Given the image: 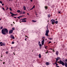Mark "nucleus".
<instances>
[{
  "label": "nucleus",
  "mask_w": 67,
  "mask_h": 67,
  "mask_svg": "<svg viewBox=\"0 0 67 67\" xmlns=\"http://www.w3.org/2000/svg\"><path fill=\"white\" fill-rule=\"evenodd\" d=\"M0 3L2 4V1H0Z\"/></svg>",
  "instance_id": "obj_28"
},
{
  "label": "nucleus",
  "mask_w": 67,
  "mask_h": 67,
  "mask_svg": "<svg viewBox=\"0 0 67 67\" xmlns=\"http://www.w3.org/2000/svg\"><path fill=\"white\" fill-rule=\"evenodd\" d=\"M27 15H29L30 14L29 13H27Z\"/></svg>",
  "instance_id": "obj_42"
},
{
  "label": "nucleus",
  "mask_w": 67,
  "mask_h": 67,
  "mask_svg": "<svg viewBox=\"0 0 67 67\" xmlns=\"http://www.w3.org/2000/svg\"><path fill=\"white\" fill-rule=\"evenodd\" d=\"M44 38L45 37H43L42 38V40H43V39H44L43 40L41 41V44L42 45H43L44 44V41H45V40H44Z\"/></svg>",
  "instance_id": "obj_4"
},
{
  "label": "nucleus",
  "mask_w": 67,
  "mask_h": 67,
  "mask_svg": "<svg viewBox=\"0 0 67 67\" xmlns=\"http://www.w3.org/2000/svg\"><path fill=\"white\" fill-rule=\"evenodd\" d=\"M22 10H21V14H22Z\"/></svg>",
  "instance_id": "obj_33"
},
{
  "label": "nucleus",
  "mask_w": 67,
  "mask_h": 67,
  "mask_svg": "<svg viewBox=\"0 0 67 67\" xmlns=\"http://www.w3.org/2000/svg\"><path fill=\"white\" fill-rule=\"evenodd\" d=\"M14 18H15V19H16V17H14Z\"/></svg>",
  "instance_id": "obj_46"
},
{
  "label": "nucleus",
  "mask_w": 67,
  "mask_h": 67,
  "mask_svg": "<svg viewBox=\"0 0 67 67\" xmlns=\"http://www.w3.org/2000/svg\"><path fill=\"white\" fill-rule=\"evenodd\" d=\"M22 16H19L18 17V19H20V18H21V17H22Z\"/></svg>",
  "instance_id": "obj_20"
},
{
  "label": "nucleus",
  "mask_w": 67,
  "mask_h": 67,
  "mask_svg": "<svg viewBox=\"0 0 67 67\" xmlns=\"http://www.w3.org/2000/svg\"><path fill=\"white\" fill-rule=\"evenodd\" d=\"M32 21L33 22H36V21L33 20Z\"/></svg>",
  "instance_id": "obj_14"
},
{
  "label": "nucleus",
  "mask_w": 67,
  "mask_h": 67,
  "mask_svg": "<svg viewBox=\"0 0 67 67\" xmlns=\"http://www.w3.org/2000/svg\"><path fill=\"white\" fill-rule=\"evenodd\" d=\"M16 15H17V14H14V16H16Z\"/></svg>",
  "instance_id": "obj_43"
},
{
  "label": "nucleus",
  "mask_w": 67,
  "mask_h": 67,
  "mask_svg": "<svg viewBox=\"0 0 67 67\" xmlns=\"http://www.w3.org/2000/svg\"><path fill=\"white\" fill-rule=\"evenodd\" d=\"M9 34H11V33H12V32H13V30H10V31H9Z\"/></svg>",
  "instance_id": "obj_5"
},
{
  "label": "nucleus",
  "mask_w": 67,
  "mask_h": 67,
  "mask_svg": "<svg viewBox=\"0 0 67 67\" xmlns=\"http://www.w3.org/2000/svg\"><path fill=\"white\" fill-rule=\"evenodd\" d=\"M59 62L60 64H62L63 66H64V65H65V67H67V62H65V63H64V62H63V61H59Z\"/></svg>",
  "instance_id": "obj_2"
},
{
  "label": "nucleus",
  "mask_w": 67,
  "mask_h": 67,
  "mask_svg": "<svg viewBox=\"0 0 67 67\" xmlns=\"http://www.w3.org/2000/svg\"><path fill=\"white\" fill-rule=\"evenodd\" d=\"M49 39L50 40H53V38H49Z\"/></svg>",
  "instance_id": "obj_29"
},
{
  "label": "nucleus",
  "mask_w": 67,
  "mask_h": 67,
  "mask_svg": "<svg viewBox=\"0 0 67 67\" xmlns=\"http://www.w3.org/2000/svg\"><path fill=\"white\" fill-rule=\"evenodd\" d=\"M29 10V11H30V10Z\"/></svg>",
  "instance_id": "obj_63"
},
{
  "label": "nucleus",
  "mask_w": 67,
  "mask_h": 67,
  "mask_svg": "<svg viewBox=\"0 0 67 67\" xmlns=\"http://www.w3.org/2000/svg\"><path fill=\"white\" fill-rule=\"evenodd\" d=\"M45 40H46V41H47V39H46Z\"/></svg>",
  "instance_id": "obj_54"
},
{
  "label": "nucleus",
  "mask_w": 67,
  "mask_h": 67,
  "mask_svg": "<svg viewBox=\"0 0 67 67\" xmlns=\"http://www.w3.org/2000/svg\"><path fill=\"white\" fill-rule=\"evenodd\" d=\"M23 8H24V10H26V7H25V6H24L23 7Z\"/></svg>",
  "instance_id": "obj_17"
},
{
  "label": "nucleus",
  "mask_w": 67,
  "mask_h": 67,
  "mask_svg": "<svg viewBox=\"0 0 67 67\" xmlns=\"http://www.w3.org/2000/svg\"><path fill=\"white\" fill-rule=\"evenodd\" d=\"M39 58H41V54H39Z\"/></svg>",
  "instance_id": "obj_12"
},
{
  "label": "nucleus",
  "mask_w": 67,
  "mask_h": 67,
  "mask_svg": "<svg viewBox=\"0 0 67 67\" xmlns=\"http://www.w3.org/2000/svg\"><path fill=\"white\" fill-rule=\"evenodd\" d=\"M46 65H49V63L48 62H46Z\"/></svg>",
  "instance_id": "obj_15"
},
{
  "label": "nucleus",
  "mask_w": 67,
  "mask_h": 67,
  "mask_svg": "<svg viewBox=\"0 0 67 67\" xmlns=\"http://www.w3.org/2000/svg\"><path fill=\"white\" fill-rule=\"evenodd\" d=\"M40 43L41 42H40V41H39L38 43V44L39 45V44H40Z\"/></svg>",
  "instance_id": "obj_26"
},
{
  "label": "nucleus",
  "mask_w": 67,
  "mask_h": 67,
  "mask_svg": "<svg viewBox=\"0 0 67 67\" xmlns=\"http://www.w3.org/2000/svg\"><path fill=\"white\" fill-rule=\"evenodd\" d=\"M1 29V30H2V29H3V27L2 26L0 28Z\"/></svg>",
  "instance_id": "obj_25"
},
{
  "label": "nucleus",
  "mask_w": 67,
  "mask_h": 67,
  "mask_svg": "<svg viewBox=\"0 0 67 67\" xmlns=\"http://www.w3.org/2000/svg\"><path fill=\"white\" fill-rule=\"evenodd\" d=\"M21 22H26V20H22Z\"/></svg>",
  "instance_id": "obj_10"
},
{
  "label": "nucleus",
  "mask_w": 67,
  "mask_h": 67,
  "mask_svg": "<svg viewBox=\"0 0 67 67\" xmlns=\"http://www.w3.org/2000/svg\"><path fill=\"white\" fill-rule=\"evenodd\" d=\"M55 24H57L58 23V21H56L55 22Z\"/></svg>",
  "instance_id": "obj_21"
},
{
  "label": "nucleus",
  "mask_w": 67,
  "mask_h": 67,
  "mask_svg": "<svg viewBox=\"0 0 67 67\" xmlns=\"http://www.w3.org/2000/svg\"><path fill=\"white\" fill-rule=\"evenodd\" d=\"M33 8H32L30 9V10H33Z\"/></svg>",
  "instance_id": "obj_35"
},
{
  "label": "nucleus",
  "mask_w": 67,
  "mask_h": 67,
  "mask_svg": "<svg viewBox=\"0 0 67 67\" xmlns=\"http://www.w3.org/2000/svg\"><path fill=\"white\" fill-rule=\"evenodd\" d=\"M46 47H47V46H46V47H45V48H47Z\"/></svg>",
  "instance_id": "obj_50"
},
{
  "label": "nucleus",
  "mask_w": 67,
  "mask_h": 67,
  "mask_svg": "<svg viewBox=\"0 0 67 67\" xmlns=\"http://www.w3.org/2000/svg\"><path fill=\"white\" fill-rule=\"evenodd\" d=\"M13 48L12 47H11V48Z\"/></svg>",
  "instance_id": "obj_60"
},
{
  "label": "nucleus",
  "mask_w": 67,
  "mask_h": 67,
  "mask_svg": "<svg viewBox=\"0 0 67 67\" xmlns=\"http://www.w3.org/2000/svg\"><path fill=\"white\" fill-rule=\"evenodd\" d=\"M39 45L40 47H42V45L41 44H40Z\"/></svg>",
  "instance_id": "obj_19"
},
{
  "label": "nucleus",
  "mask_w": 67,
  "mask_h": 67,
  "mask_svg": "<svg viewBox=\"0 0 67 67\" xmlns=\"http://www.w3.org/2000/svg\"><path fill=\"white\" fill-rule=\"evenodd\" d=\"M3 45V44H1L0 45V46H2Z\"/></svg>",
  "instance_id": "obj_45"
},
{
  "label": "nucleus",
  "mask_w": 67,
  "mask_h": 67,
  "mask_svg": "<svg viewBox=\"0 0 67 67\" xmlns=\"http://www.w3.org/2000/svg\"><path fill=\"white\" fill-rule=\"evenodd\" d=\"M25 36L26 37H28V38L29 37H27V36Z\"/></svg>",
  "instance_id": "obj_52"
},
{
  "label": "nucleus",
  "mask_w": 67,
  "mask_h": 67,
  "mask_svg": "<svg viewBox=\"0 0 67 67\" xmlns=\"http://www.w3.org/2000/svg\"><path fill=\"white\" fill-rule=\"evenodd\" d=\"M51 22L52 23V24H54V22H55V20L53 19L52 20H51Z\"/></svg>",
  "instance_id": "obj_6"
},
{
  "label": "nucleus",
  "mask_w": 67,
  "mask_h": 67,
  "mask_svg": "<svg viewBox=\"0 0 67 67\" xmlns=\"http://www.w3.org/2000/svg\"><path fill=\"white\" fill-rule=\"evenodd\" d=\"M2 42H0V44H2Z\"/></svg>",
  "instance_id": "obj_39"
},
{
  "label": "nucleus",
  "mask_w": 67,
  "mask_h": 67,
  "mask_svg": "<svg viewBox=\"0 0 67 67\" xmlns=\"http://www.w3.org/2000/svg\"><path fill=\"white\" fill-rule=\"evenodd\" d=\"M54 64H54H55V65L57 66H58V64H57V62L55 63V64Z\"/></svg>",
  "instance_id": "obj_11"
},
{
  "label": "nucleus",
  "mask_w": 67,
  "mask_h": 67,
  "mask_svg": "<svg viewBox=\"0 0 67 67\" xmlns=\"http://www.w3.org/2000/svg\"><path fill=\"white\" fill-rule=\"evenodd\" d=\"M60 13V12H59V13Z\"/></svg>",
  "instance_id": "obj_53"
},
{
  "label": "nucleus",
  "mask_w": 67,
  "mask_h": 67,
  "mask_svg": "<svg viewBox=\"0 0 67 67\" xmlns=\"http://www.w3.org/2000/svg\"><path fill=\"white\" fill-rule=\"evenodd\" d=\"M0 60L1 61V62H2V60Z\"/></svg>",
  "instance_id": "obj_55"
},
{
  "label": "nucleus",
  "mask_w": 67,
  "mask_h": 67,
  "mask_svg": "<svg viewBox=\"0 0 67 67\" xmlns=\"http://www.w3.org/2000/svg\"><path fill=\"white\" fill-rule=\"evenodd\" d=\"M2 6H3V5H4V4H2Z\"/></svg>",
  "instance_id": "obj_41"
},
{
  "label": "nucleus",
  "mask_w": 67,
  "mask_h": 67,
  "mask_svg": "<svg viewBox=\"0 0 67 67\" xmlns=\"http://www.w3.org/2000/svg\"><path fill=\"white\" fill-rule=\"evenodd\" d=\"M12 29L13 30H15V28H14V27H13L12 28Z\"/></svg>",
  "instance_id": "obj_24"
},
{
  "label": "nucleus",
  "mask_w": 67,
  "mask_h": 67,
  "mask_svg": "<svg viewBox=\"0 0 67 67\" xmlns=\"http://www.w3.org/2000/svg\"><path fill=\"white\" fill-rule=\"evenodd\" d=\"M35 5H34L32 7V8H33V9H34V8H35Z\"/></svg>",
  "instance_id": "obj_22"
},
{
  "label": "nucleus",
  "mask_w": 67,
  "mask_h": 67,
  "mask_svg": "<svg viewBox=\"0 0 67 67\" xmlns=\"http://www.w3.org/2000/svg\"><path fill=\"white\" fill-rule=\"evenodd\" d=\"M50 49H51V50H52V49L51 48H50Z\"/></svg>",
  "instance_id": "obj_56"
},
{
  "label": "nucleus",
  "mask_w": 67,
  "mask_h": 67,
  "mask_svg": "<svg viewBox=\"0 0 67 67\" xmlns=\"http://www.w3.org/2000/svg\"><path fill=\"white\" fill-rule=\"evenodd\" d=\"M10 1H12V0H10Z\"/></svg>",
  "instance_id": "obj_62"
},
{
  "label": "nucleus",
  "mask_w": 67,
  "mask_h": 67,
  "mask_svg": "<svg viewBox=\"0 0 67 67\" xmlns=\"http://www.w3.org/2000/svg\"><path fill=\"white\" fill-rule=\"evenodd\" d=\"M10 38H13V39H14V36L13 35H12L10 36Z\"/></svg>",
  "instance_id": "obj_8"
},
{
  "label": "nucleus",
  "mask_w": 67,
  "mask_h": 67,
  "mask_svg": "<svg viewBox=\"0 0 67 67\" xmlns=\"http://www.w3.org/2000/svg\"><path fill=\"white\" fill-rule=\"evenodd\" d=\"M5 64V62H4L3 63V64Z\"/></svg>",
  "instance_id": "obj_51"
},
{
  "label": "nucleus",
  "mask_w": 67,
  "mask_h": 67,
  "mask_svg": "<svg viewBox=\"0 0 67 67\" xmlns=\"http://www.w3.org/2000/svg\"><path fill=\"white\" fill-rule=\"evenodd\" d=\"M9 9L10 10V11H12V9H11V7H10V8H9Z\"/></svg>",
  "instance_id": "obj_18"
},
{
  "label": "nucleus",
  "mask_w": 67,
  "mask_h": 67,
  "mask_svg": "<svg viewBox=\"0 0 67 67\" xmlns=\"http://www.w3.org/2000/svg\"><path fill=\"white\" fill-rule=\"evenodd\" d=\"M24 20V18L21 19L20 20Z\"/></svg>",
  "instance_id": "obj_47"
},
{
  "label": "nucleus",
  "mask_w": 67,
  "mask_h": 67,
  "mask_svg": "<svg viewBox=\"0 0 67 67\" xmlns=\"http://www.w3.org/2000/svg\"><path fill=\"white\" fill-rule=\"evenodd\" d=\"M9 1H11V0H9Z\"/></svg>",
  "instance_id": "obj_57"
},
{
  "label": "nucleus",
  "mask_w": 67,
  "mask_h": 67,
  "mask_svg": "<svg viewBox=\"0 0 67 67\" xmlns=\"http://www.w3.org/2000/svg\"><path fill=\"white\" fill-rule=\"evenodd\" d=\"M13 54H14V55H15V53H13Z\"/></svg>",
  "instance_id": "obj_49"
},
{
  "label": "nucleus",
  "mask_w": 67,
  "mask_h": 67,
  "mask_svg": "<svg viewBox=\"0 0 67 67\" xmlns=\"http://www.w3.org/2000/svg\"><path fill=\"white\" fill-rule=\"evenodd\" d=\"M10 14L12 15H11V16H14V14L10 12Z\"/></svg>",
  "instance_id": "obj_7"
},
{
  "label": "nucleus",
  "mask_w": 67,
  "mask_h": 67,
  "mask_svg": "<svg viewBox=\"0 0 67 67\" xmlns=\"http://www.w3.org/2000/svg\"><path fill=\"white\" fill-rule=\"evenodd\" d=\"M26 39H27V38H26L25 39V41H26Z\"/></svg>",
  "instance_id": "obj_48"
},
{
  "label": "nucleus",
  "mask_w": 67,
  "mask_h": 67,
  "mask_svg": "<svg viewBox=\"0 0 67 67\" xmlns=\"http://www.w3.org/2000/svg\"><path fill=\"white\" fill-rule=\"evenodd\" d=\"M1 57H2V56Z\"/></svg>",
  "instance_id": "obj_64"
},
{
  "label": "nucleus",
  "mask_w": 67,
  "mask_h": 67,
  "mask_svg": "<svg viewBox=\"0 0 67 67\" xmlns=\"http://www.w3.org/2000/svg\"><path fill=\"white\" fill-rule=\"evenodd\" d=\"M48 18H50V15H48Z\"/></svg>",
  "instance_id": "obj_31"
},
{
  "label": "nucleus",
  "mask_w": 67,
  "mask_h": 67,
  "mask_svg": "<svg viewBox=\"0 0 67 67\" xmlns=\"http://www.w3.org/2000/svg\"><path fill=\"white\" fill-rule=\"evenodd\" d=\"M23 14H25V12H24V11L23 12Z\"/></svg>",
  "instance_id": "obj_30"
},
{
  "label": "nucleus",
  "mask_w": 67,
  "mask_h": 67,
  "mask_svg": "<svg viewBox=\"0 0 67 67\" xmlns=\"http://www.w3.org/2000/svg\"><path fill=\"white\" fill-rule=\"evenodd\" d=\"M30 1L31 2H33V0H30Z\"/></svg>",
  "instance_id": "obj_44"
},
{
  "label": "nucleus",
  "mask_w": 67,
  "mask_h": 67,
  "mask_svg": "<svg viewBox=\"0 0 67 67\" xmlns=\"http://www.w3.org/2000/svg\"><path fill=\"white\" fill-rule=\"evenodd\" d=\"M46 54H47V52H46Z\"/></svg>",
  "instance_id": "obj_61"
},
{
  "label": "nucleus",
  "mask_w": 67,
  "mask_h": 67,
  "mask_svg": "<svg viewBox=\"0 0 67 67\" xmlns=\"http://www.w3.org/2000/svg\"><path fill=\"white\" fill-rule=\"evenodd\" d=\"M47 29H46V31L45 35H46L47 36H48V33H49V30L48 28V25L47 26Z\"/></svg>",
  "instance_id": "obj_3"
},
{
  "label": "nucleus",
  "mask_w": 67,
  "mask_h": 67,
  "mask_svg": "<svg viewBox=\"0 0 67 67\" xmlns=\"http://www.w3.org/2000/svg\"><path fill=\"white\" fill-rule=\"evenodd\" d=\"M12 44H14V42H12Z\"/></svg>",
  "instance_id": "obj_27"
},
{
  "label": "nucleus",
  "mask_w": 67,
  "mask_h": 67,
  "mask_svg": "<svg viewBox=\"0 0 67 67\" xmlns=\"http://www.w3.org/2000/svg\"><path fill=\"white\" fill-rule=\"evenodd\" d=\"M59 53V52L58 51H57L56 52V55H58V54Z\"/></svg>",
  "instance_id": "obj_9"
},
{
  "label": "nucleus",
  "mask_w": 67,
  "mask_h": 67,
  "mask_svg": "<svg viewBox=\"0 0 67 67\" xmlns=\"http://www.w3.org/2000/svg\"><path fill=\"white\" fill-rule=\"evenodd\" d=\"M58 61V60H56V62H55V63H57V61Z\"/></svg>",
  "instance_id": "obj_34"
},
{
  "label": "nucleus",
  "mask_w": 67,
  "mask_h": 67,
  "mask_svg": "<svg viewBox=\"0 0 67 67\" xmlns=\"http://www.w3.org/2000/svg\"><path fill=\"white\" fill-rule=\"evenodd\" d=\"M45 8L46 9H47V6H45Z\"/></svg>",
  "instance_id": "obj_23"
},
{
  "label": "nucleus",
  "mask_w": 67,
  "mask_h": 67,
  "mask_svg": "<svg viewBox=\"0 0 67 67\" xmlns=\"http://www.w3.org/2000/svg\"><path fill=\"white\" fill-rule=\"evenodd\" d=\"M6 54H8V52L7 51V52H6Z\"/></svg>",
  "instance_id": "obj_32"
},
{
  "label": "nucleus",
  "mask_w": 67,
  "mask_h": 67,
  "mask_svg": "<svg viewBox=\"0 0 67 67\" xmlns=\"http://www.w3.org/2000/svg\"><path fill=\"white\" fill-rule=\"evenodd\" d=\"M2 8L3 9V10H5V9H4V8L3 7Z\"/></svg>",
  "instance_id": "obj_36"
},
{
  "label": "nucleus",
  "mask_w": 67,
  "mask_h": 67,
  "mask_svg": "<svg viewBox=\"0 0 67 67\" xmlns=\"http://www.w3.org/2000/svg\"><path fill=\"white\" fill-rule=\"evenodd\" d=\"M1 20V19L0 18V20Z\"/></svg>",
  "instance_id": "obj_58"
},
{
  "label": "nucleus",
  "mask_w": 67,
  "mask_h": 67,
  "mask_svg": "<svg viewBox=\"0 0 67 67\" xmlns=\"http://www.w3.org/2000/svg\"><path fill=\"white\" fill-rule=\"evenodd\" d=\"M24 20H26V18H24Z\"/></svg>",
  "instance_id": "obj_37"
},
{
  "label": "nucleus",
  "mask_w": 67,
  "mask_h": 67,
  "mask_svg": "<svg viewBox=\"0 0 67 67\" xmlns=\"http://www.w3.org/2000/svg\"><path fill=\"white\" fill-rule=\"evenodd\" d=\"M17 12L18 13H20L21 12V11H20V10H17Z\"/></svg>",
  "instance_id": "obj_16"
},
{
  "label": "nucleus",
  "mask_w": 67,
  "mask_h": 67,
  "mask_svg": "<svg viewBox=\"0 0 67 67\" xmlns=\"http://www.w3.org/2000/svg\"><path fill=\"white\" fill-rule=\"evenodd\" d=\"M7 9H9V7H7Z\"/></svg>",
  "instance_id": "obj_40"
},
{
  "label": "nucleus",
  "mask_w": 67,
  "mask_h": 67,
  "mask_svg": "<svg viewBox=\"0 0 67 67\" xmlns=\"http://www.w3.org/2000/svg\"><path fill=\"white\" fill-rule=\"evenodd\" d=\"M2 33V34L5 35L6 33H8V30L6 28L3 29H2L1 31Z\"/></svg>",
  "instance_id": "obj_1"
},
{
  "label": "nucleus",
  "mask_w": 67,
  "mask_h": 67,
  "mask_svg": "<svg viewBox=\"0 0 67 67\" xmlns=\"http://www.w3.org/2000/svg\"><path fill=\"white\" fill-rule=\"evenodd\" d=\"M51 43V42H48V44H50Z\"/></svg>",
  "instance_id": "obj_38"
},
{
  "label": "nucleus",
  "mask_w": 67,
  "mask_h": 67,
  "mask_svg": "<svg viewBox=\"0 0 67 67\" xmlns=\"http://www.w3.org/2000/svg\"><path fill=\"white\" fill-rule=\"evenodd\" d=\"M60 59V58L59 57H58L57 58L56 60H58V59Z\"/></svg>",
  "instance_id": "obj_13"
},
{
  "label": "nucleus",
  "mask_w": 67,
  "mask_h": 67,
  "mask_svg": "<svg viewBox=\"0 0 67 67\" xmlns=\"http://www.w3.org/2000/svg\"><path fill=\"white\" fill-rule=\"evenodd\" d=\"M13 23H14V24H15V23H14V22H13Z\"/></svg>",
  "instance_id": "obj_59"
}]
</instances>
